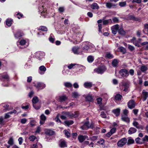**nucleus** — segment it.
<instances>
[{"label":"nucleus","mask_w":148,"mask_h":148,"mask_svg":"<svg viewBox=\"0 0 148 148\" xmlns=\"http://www.w3.org/2000/svg\"><path fill=\"white\" fill-rule=\"evenodd\" d=\"M62 114L66 116V117L72 119L73 118L78 117L79 114V112L78 111H76L74 112V113H72L69 112L63 111L62 112Z\"/></svg>","instance_id":"obj_1"},{"label":"nucleus","mask_w":148,"mask_h":148,"mask_svg":"<svg viewBox=\"0 0 148 148\" xmlns=\"http://www.w3.org/2000/svg\"><path fill=\"white\" fill-rule=\"evenodd\" d=\"M85 127L88 129L89 128L93 129L95 127V125L93 122L92 121H91L90 122L87 121L84 123L83 126L81 127V128L83 130H85Z\"/></svg>","instance_id":"obj_2"},{"label":"nucleus","mask_w":148,"mask_h":148,"mask_svg":"<svg viewBox=\"0 0 148 148\" xmlns=\"http://www.w3.org/2000/svg\"><path fill=\"white\" fill-rule=\"evenodd\" d=\"M106 70V66L104 65H102L99 66L97 68L95 69L94 71L98 74H102Z\"/></svg>","instance_id":"obj_3"},{"label":"nucleus","mask_w":148,"mask_h":148,"mask_svg":"<svg viewBox=\"0 0 148 148\" xmlns=\"http://www.w3.org/2000/svg\"><path fill=\"white\" fill-rule=\"evenodd\" d=\"M119 74L122 77H127L129 75V72L128 70L125 69H121L119 72Z\"/></svg>","instance_id":"obj_4"},{"label":"nucleus","mask_w":148,"mask_h":148,"mask_svg":"<svg viewBox=\"0 0 148 148\" xmlns=\"http://www.w3.org/2000/svg\"><path fill=\"white\" fill-rule=\"evenodd\" d=\"M128 111L126 109L123 110V114L121 115V119L122 120H130V118L127 116Z\"/></svg>","instance_id":"obj_5"},{"label":"nucleus","mask_w":148,"mask_h":148,"mask_svg":"<svg viewBox=\"0 0 148 148\" xmlns=\"http://www.w3.org/2000/svg\"><path fill=\"white\" fill-rule=\"evenodd\" d=\"M23 35V32L20 29L17 30L14 34V37L17 39H20Z\"/></svg>","instance_id":"obj_6"},{"label":"nucleus","mask_w":148,"mask_h":148,"mask_svg":"<svg viewBox=\"0 0 148 148\" xmlns=\"http://www.w3.org/2000/svg\"><path fill=\"white\" fill-rule=\"evenodd\" d=\"M127 143V139L125 138H123L119 141L117 143L118 146L121 147Z\"/></svg>","instance_id":"obj_7"},{"label":"nucleus","mask_w":148,"mask_h":148,"mask_svg":"<svg viewBox=\"0 0 148 148\" xmlns=\"http://www.w3.org/2000/svg\"><path fill=\"white\" fill-rule=\"evenodd\" d=\"M40 9L42 10V11L41 12V16L43 17L44 18H46L47 16V9L46 8H44V6L42 5L41 8L40 7Z\"/></svg>","instance_id":"obj_8"},{"label":"nucleus","mask_w":148,"mask_h":148,"mask_svg":"<svg viewBox=\"0 0 148 148\" xmlns=\"http://www.w3.org/2000/svg\"><path fill=\"white\" fill-rule=\"evenodd\" d=\"M127 106L128 108L130 109H132L135 108V103L133 99L130 100L127 103Z\"/></svg>","instance_id":"obj_9"},{"label":"nucleus","mask_w":148,"mask_h":148,"mask_svg":"<svg viewBox=\"0 0 148 148\" xmlns=\"http://www.w3.org/2000/svg\"><path fill=\"white\" fill-rule=\"evenodd\" d=\"M38 99L37 97H33L32 100L33 107L36 110L39 109L40 107H35V104L38 102Z\"/></svg>","instance_id":"obj_10"},{"label":"nucleus","mask_w":148,"mask_h":148,"mask_svg":"<svg viewBox=\"0 0 148 148\" xmlns=\"http://www.w3.org/2000/svg\"><path fill=\"white\" fill-rule=\"evenodd\" d=\"M34 86L39 89H42L45 87V85L41 82H38L36 84L34 85Z\"/></svg>","instance_id":"obj_11"},{"label":"nucleus","mask_w":148,"mask_h":148,"mask_svg":"<svg viewBox=\"0 0 148 148\" xmlns=\"http://www.w3.org/2000/svg\"><path fill=\"white\" fill-rule=\"evenodd\" d=\"M78 138L79 141L81 143L83 142L86 139H87V140H89L88 136H79L78 137Z\"/></svg>","instance_id":"obj_12"},{"label":"nucleus","mask_w":148,"mask_h":148,"mask_svg":"<svg viewBox=\"0 0 148 148\" xmlns=\"http://www.w3.org/2000/svg\"><path fill=\"white\" fill-rule=\"evenodd\" d=\"M94 84H92L90 82H85L84 84V87L86 88H89L92 86Z\"/></svg>","instance_id":"obj_13"},{"label":"nucleus","mask_w":148,"mask_h":148,"mask_svg":"<svg viewBox=\"0 0 148 148\" xmlns=\"http://www.w3.org/2000/svg\"><path fill=\"white\" fill-rule=\"evenodd\" d=\"M45 134L49 136L53 135L55 132L49 129H46L45 130Z\"/></svg>","instance_id":"obj_14"},{"label":"nucleus","mask_w":148,"mask_h":148,"mask_svg":"<svg viewBox=\"0 0 148 148\" xmlns=\"http://www.w3.org/2000/svg\"><path fill=\"white\" fill-rule=\"evenodd\" d=\"M128 20H132L135 21H138L139 19L137 17H135L133 15H129L127 17Z\"/></svg>","instance_id":"obj_15"},{"label":"nucleus","mask_w":148,"mask_h":148,"mask_svg":"<svg viewBox=\"0 0 148 148\" xmlns=\"http://www.w3.org/2000/svg\"><path fill=\"white\" fill-rule=\"evenodd\" d=\"M120 109L119 108H117L116 109H113L112 112V113L114 114L116 116H119L120 113Z\"/></svg>","instance_id":"obj_16"},{"label":"nucleus","mask_w":148,"mask_h":148,"mask_svg":"<svg viewBox=\"0 0 148 148\" xmlns=\"http://www.w3.org/2000/svg\"><path fill=\"white\" fill-rule=\"evenodd\" d=\"M142 93L143 96V101H145L148 97V92L145 91V90H144L142 91Z\"/></svg>","instance_id":"obj_17"},{"label":"nucleus","mask_w":148,"mask_h":148,"mask_svg":"<svg viewBox=\"0 0 148 148\" xmlns=\"http://www.w3.org/2000/svg\"><path fill=\"white\" fill-rule=\"evenodd\" d=\"M119 63V60L116 59H114L112 60V64L113 67H116L118 66Z\"/></svg>","instance_id":"obj_18"},{"label":"nucleus","mask_w":148,"mask_h":148,"mask_svg":"<svg viewBox=\"0 0 148 148\" xmlns=\"http://www.w3.org/2000/svg\"><path fill=\"white\" fill-rule=\"evenodd\" d=\"M85 99L86 101L89 102H92L93 101V99L92 96L89 94L87 95L86 96Z\"/></svg>","instance_id":"obj_19"},{"label":"nucleus","mask_w":148,"mask_h":148,"mask_svg":"<svg viewBox=\"0 0 148 148\" xmlns=\"http://www.w3.org/2000/svg\"><path fill=\"white\" fill-rule=\"evenodd\" d=\"M39 69L41 72H39L40 74H44L46 70V68L44 66H41L39 67Z\"/></svg>","instance_id":"obj_20"},{"label":"nucleus","mask_w":148,"mask_h":148,"mask_svg":"<svg viewBox=\"0 0 148 148\" xmlns=\"http://www.w3.org/2000/svg\"><path fill=\"white\" fill-rule=\"evenodd\" d=\"M122 98L123 96L120 94H117L114 97V99L116 101H121Z\"/></svg>","instance_id":"obj_21"},{"label":"nucleus","mask_w":148,"mask_h":148,"mask_svg":"<svg viewBox=\"0 0 148 148\" xmlns=\"http://www.w3.org/2000/svg\"><path fill=\"white\" fill-rule=\"evenodd\" d=\"M83 49L84 52L87 53L90 52V47L87 45H85V46L83 47Z\"/></svg>","instance_id":"obj_22"},{"label":"nucleus","mask_w":148,"mask_h":148,"mask_svg":"<svg viewBox=\"0 0 148 148\" xmlns=\"http://www.w3.org/2000/svg\"><path fill=\"white\" fill-rule=\"evenodd\" d=\"M38 30H41L42 32H45V33H47V31H48V29L47 27L44 26H41L40 27Z\"/></svg>","instance_id":"obj_23"},{"label":"nucleus","mask_w":148,"mask_h":148,"mask_svg":"<svg viewBox=\"0 0 148 148\" xmlns=\"http://www.w3.org/2000/svg\"><path fill=\"white\" fill-rule=\"evenodd\" d=\"M90 7L93 10H98L99 8V7L98 5L96 3H92L90 5Z\"/></svg>","instance_id":"obj_24"},{"label":"nucleus","mask_w":148,"mask_h":148,"mask_svg":"<svg viewBox=\"0 0 148 148\" xmlns=\"http://www.w3.org/2000/svg\"><path fill=\"white\" fill-rule=\"evenodd\" d=\"M116 5L115 4H112L110 2H107L106 3V7L109 9H111L112 6L115 7Z\"/></svg>","instance_id":"obj_25"},{"label":"nucleus","mask_w":148,"mask_h":148,"mask_svg":"<svg viewBox=\"0 0 148 148\" xmlns=\"http://www.w3.org/2000/svg\"><path fill=\"white\" fill-rule=\"evenodd\" d=\"M118 32L119 34L121 35L125 36L126 34V32L122 28H120L118 31Z\"/></svg>","instance_id":"obj_26"},{"label":"nucleus","mask_w":148,"mask_h":148,"mask_svg":"<svg viewBox=\"0 0 148 148\" xmlns=\"http://www.w3.org/2000/svg\"><path fill=\"white\" fill-rule=\"evenodd\" d=\"M13 19L11 18H8L6 21V24L8 26L10 27L12 24V22H13Z\"/></svg>","instance_id":"obj_27"},{"label":"nucleus","mask_w":148,"mask_h":148,"mask_svg":"<svg viewBox=\"0 0 148 148\" xmlns=\"http://www.w3.org/2000/svg\"><path fill=\"white\" fill-rule=\"evenodd\" d=\"M105 57L106 58L110 59L113 58L114 56L110 52H107L105 55Z\"/></svg>","instance_id":"obj_28"},{"label":"nucleus","mask_w":148,"mask_h":148,"mask_svg":"<svg viewBox=\"0 0 148 148\" xmlns=\"http://www.w3.org/2000/svg\"><path fill=\"white\" fill-rule=\"evenodd\" d=\"M133 125L138 129H141V130L143 129V127L140 125H139L138 123L137 122L134 121L133 123Z\"/></svg>","instance_id":"obj_29"},{"label":"nucleus","mask_w":148,"mask_h":148,"mask_svg":"<svg viewBox=\"0 0 148 148\" xmlns=\"http://www.w3.org/2000/svg\"><path fill=\"white\" fill-rule=\"evenodd\" d=\"M136 131V129L133 127H131L128 131V134H130L135 133Z\"/></svg>","instance_id":"obj_30"},{"label":"nucleus","mask_w":148,"mask_h":148,"mask_svg":"<svg viewBox=\"0 0 148 148\" xmlns=\"http://www.w3.org/2000/svg\"><path fill=\"white\" fill-rule=\"evenodd\" d=\"M67 99V97L65 95L61 96L59 98V101L60 102H62L66 101Z\"/></svg>","instance_id":"obj_31"},{"label":"nucleus","mask_w":148,"mask_h":148,"mask_svg":"<svg viewBox=\"0 0 148 148\" xmlns=\"http://www.w3.org/2000/svg\"><path fill=\"white\" fill-rule=\"evenodd\" d=\"M112 21L111 19H110L108 20H104L103 22V25H106L109 23H112Z\"/></svg>","instance_id":"obj_32"},{"label":"nucleus","mask_w":148,"mask_h":148,"mask_svg":"<svg viewBox=\"0 0 148 148\" xmlns=\"http://www.w3.org/2000/svg\"><path fill=\"white\" fill-rule=\"evenodd\" d=\"M38 31L37 33V36L38 37H41L42 35L44 36L45 35V33L44 32H42L41 30H38Z\"/></svg>","instance_id":"obj_33"},{"label":"nucleus","mask_w":148,"mask_h":148,"mask_svg":"<svg viewBox=\"0 0 148 148\" xmlns=\"http://www.w3.org/2000/svg\"><path fill=\"white\" fill-rule=\"evenodd\" d=\"M87 60L89 62L91 63L94 61V58L92 56H89L87 57Z\"/></svg>","instance_id":"obj_34"},{"label":"nucleus","mask_w":148,"mask_h":148,"mask_svg":"<svg viewBox=\"0 0 148 148\" xmlns=\"http://www.w3.org/2000/svg\"><path fill=\"white\" fill-rule=\"evenodd\" d=\"M64 86L66 87L70 88H72V85L69 82H66L64 84Z\"/></svg>","instance_id":"obj_35"},{"label":"nucleus","mask_w":148,"mask_h":148,"mask_svg":"<svg viewBox=\"0 0 148 148\" xmlns=\"http://www.w3.org/2000/svg\"><path fill=\"white\" fill-rule=\"evenodd\" d=\"M148 69L147 66H142L140 67V70L143 72H145L148 70Z\"/></svg>","instance_id":"obj_36"},{"label":"nucleus","mask_w":148,"mask_h":148,"mask_svg":"<svg viewBox=\"0 0 148 148\" xmlns=\"http://www.w3.org/2000/svg\"><path fill=\"white\" fill-rule=\"evenodd\" d=\"M64 125L67 126H69L73 123V121H64Z\"/></svg>","instance_id":"obj_37"},{"label":"nucleus","mask_w":148,"mask_h":148,"mask_svg":"<svg viewBox=\"0 0 148 148\" xmlns=\"http://www.w3.org/2000/svg\"><path fill=\"white\" fill-rule=\"evenodd\" d=\"M79 96L77 92H74L72 93V97H73L75 98H77Z\"/></svg>","instance_id":"obj_38"},{"label":"nucleus","mask_w":148,"mask_h":148,"mask_svg":"<svg viewBox=\"0 0 148 148\" xmlns=\"http://www.w3.org/2000/svg\"><path fill=\"white\" fill-rule=\"evenodd\" d=\"M120 51L122 52L123 54H125L126 52V49L123 47H120L119 48Z\"/></svg>","instance_id":"obj_39"},{"label":"nucleus","mask_w":148,"mask_h":148,"mask_svg":"<svg viewBox=\"0 0 148 148\" xmlns=\"http://www.w3.org/2000/svg\"><path fill=\"white\" fill-rule=\"evenodd\" d=\"M60 146L61 147H67L66 142L64 141H62L60 144Z\"/></svg>","instance_id":"obj_40"},{"label":"nucleus","mask_w":148,"mask_h":148,"mask_svg":"<svg viewBox=\"0 0 148 148\" xmlns=\"http://www.w3.org/2000/svg\"><path fill=\"white\" fill-rule=\"evenodd\" d=\"M78 48L76 47H73L72 49V51L75 54H78Z\"/></svg>","instance_id":"obj_41"},{"label":"nucleus","mask_w":148,"mask_h":148,"mask_svg":"<svg viewBox=\"0 0 148 148\" xmlns=\"http://www.w3.org/2000/svg\"><path fill=\"white\" fill-rule=\"evenodd\" d=\"M16 15L17 16V17L19 19H20L22 17H23L24 16L23 14L19 12H18Z\"/></svg>","instance_id":"obj_42"},{"label":"nucleus","mask_w":148,"mask_h":148,"mask_svg":"<svg viewBox=\"0 0 148 148\" xmlns=\"http://www.w3.org/2000/svg\"><path fill=\"white\" fill-rule=\"evenodd\" d=\"M128 48L129 49V50L131 51H133L135 49V48L134 46L130 45H128Z\"/></svg>","instance_id":"obj_43"},{"label":"nucleus","mask_w":148,"mask_h":148,"mask_svg":"<svg viewBox=\"0 0 148 148\" xmlns=\"http://www.w3.org/2000/svg\"><path fill=\"white\" fill-rule=\"evenodd\" d=\"M1 77L3 79H6L8 81L9 80V76L7 74L2 75Z\"/></svg>","instance_id":"obj_44"},{"label":"nucleus","mask_w":148,"mask_h":148,"mask_svg":"<svg viewBox=\"0 0 148 148\" xmlns=\"http://www.w3.org/2000/svg\"><path fill=\"white\" fill-rule=\"evenodd\" d=\"M29 139L30 141H34L36 139V137L32 135L29 137Z\"/></svg>","instance_id":"obj_45"},{"label":"nucleus","mask_w":148,"mask_h":148,"mask_svg":"<svg viewBox=\"0 0 148 148\" xmlns=\"http://www.w3.org/2000/svg\"><path fill=\"white\" fill-rule=\"evenodd\" d=\"M126 5V1L122 2H120L119 3V5L121 7H125Z\"/></svg>","instance_id":"obj_46"},{"label":"nucleus","mask_w":148,"mask_h":148,"mask_svg":"<svg viewBox=\"0 0 148 148\" xmlns=\"http://www.w3.org/2000/svg\"><path fill=\"white\" fill-rule=\"evenodd\" d=\"M122 86L124 87H129V84L128 81L123 82Z\"/></svg>","instance_id":"obj_47"},{"label":"nucleus","mask_w":148,"mask_h":148,"mask_svg":"<svg viewBox=\"0 0 148 148\" xmlns=\"http://www.w3.org/2000/svg\"><path fill=\"white\" fill-rule=\"evenodd\" d=\"M112 21L114 23H116L119 22V19L118 18L114 17L112 18Z\"/></svg>","instance_id":"obj_48"},{"label":"nucleus","mask_w":148,"mask_h":148,"mask_svg":"<svg viewBox=\"0 0 148 148\" xmlns=\"http://www.w3.org/2000/svg\"><path fill=\"white\" fill-rule=\"evenodd\" d=\"M113 28L112 29L115 30H116L117 31H118L119 30V26L118 24L115 25L113 26Z\"/></svg>","instance_id":"obj_49"},{"label":"nucleus","mask_w":148,"mask_h":148,"mask_svg":"<svg viewBox=\"0 0 148 148\" xmlns=\"http://www.w3.org/2000/svg\"><path fill=\"white\" fill-rule=\"evenodd\" d=\"M133 44L134 45L136 46H137L138 47H140L141 46L138 43V41H137L136 40L134 41L133 42Z\"/></svg>","instance_id":"obj_50"},{"label":"nucleus","mask_w":148,"mask_h":148,"mask_svg":"<svg viewBox=\"0 0 148 148\" xmlns=\"http://www.w3.org/2000/svg\"><path fill=\"white\" fill-rule=\"evenodd\" d=\"M26 41L24 39L21 40L19 42L20 44L21 45H24L25 44Z\"/></svg>","instance_id":"obj_51"},{"label":"nucleus","mask_w":148,"mask_h":148,"mask_svg":"<svg viewBox=\"0 0 148 148\" xmlns=\"http://www.w3.org/2000/svg\"><path fill=\"white\" fill-rule=\"evenodd\" d=\"M64 132L65 135L68 138H69L71 134L68 131L66 130H64Z\"/></svg>","instance_id":"obj_52"},{"label":"nucleus","mask_w":148,"mask_h":148,"mask_svg":"<svg viewBox=\"0 0 148 148\" xmlns=\"http://www.w3.org/2000/svg\"><path fill=\"white\" fill-rule=\"evenodd\" d=\"M102 100V99L101 97H99L97 99V103L98 104H102L101 102Z\"/></svg>","instance_id":"obj_53"},{"label":"nucleus","mask_w":148,"mask_h":148,"mask_svg":"<svg viewBox=\"0 0 148 148\" xmlns=\"http://www.w3.org/2000/svg\"><path fill=\"white\" fill-rule=\"evenodd\" d=\"M64 10V8L63 7H60L58 8V11L60 13L63 12Z\"/></svg>","instance_id":"obj_54"},{"label":"nucleus","mask_w":148,"mask_h":148,"mask_svg":"<svg viewBox=\"0 0 148 148\" xmlns=\"http://www.w3.org/2000/svg\"><path fill=\"white\" fill-rule=\"evenodd\" d=\"M41 131V128L40 127L38 126L37 127L36 130L35 131V133H39Z\"/></svg>","instance_id":"obj_55"},{"label":"nucleus","mask_w":148,"mask_h":148,"mask_svg":"<svg viewBox=\"0 0 148 148\" xmlns=\"http://www.w3.org/2000/svg\"><path fill=\"white\" fill-rule=\"evenodd\" d=\"M8 143L10 145H12L13 143V140L12 138H10L8 142Z\"/></svg>","instance_id":"obj_56"},{"label":"nucleus","mask_w":148,"mask_h":148,"mask_svg":"<svg viewBox=\"0 0 148 148\" xmlns=\"http://www.w3.org/2000/svg\"><path fill=\"white\" fill-rule=\"evenodd\" d=\"M134 142V140L133 139L130 138L128 140L127 143L128 144H132Z\"/></svg>","instance_id":"obj_57"},{"label":"nucleus","mask_w":148,"mask_h":148,"mask_svg":"<svg viewBox=\"0 0 148 148\" xmlns=\"http://www.w3.org/2000/svg\"><path fill=\"white\" fill-rule=\"evenodd\" d=\"M40 119L41 120H46V117L44 114H42L40 116Z\"/></svg>","instance_id":"obj_58"},{"label":"nucleus","mask_w":148,"mask_h":148,"mask_svg":"<svg viewBox=\"0 0 148 148\" xmlns=\"http://www.w3.org/2000/svg\"><path fill=\"white\" fill-rule=\"evenodd\" d=\"M100 115L101 117L103 118H106V115L104 112H101Z\"/></svg>","instance_id":"obj_59"},{"label":"nucleus","mask_w":148,"mask_h":148,"mask_svg":"<svg viewBox=\"0 0 148 148\" xmlns=\"http://www.w3.org/2000/svg\"><path fill=\"white\" fill-rule=\"evenodd\" d=\"M49 40L51 42L53 43L55 40V38H53L52 36H50L49 38Z\"/></svg>","instance_id":"obj_60"},{"label":"nucleus","mask_w":148,"mask_h":148,"mask_svg":"<svg viewBox=\"0 0 148 148\" xmlns=\"http://www.w3.org/2000/svg\"><path fill=\"white\" fill-rule=\"evenodd\" d=\"M21 108L23 109H24L25 110H26L27 109L29 108V105H27L25 106H23L22 105L21 106Z\"/></svg>","instance_id":"obj_61"},{"label":"nucleus","mask_w":148,"mask_h":148,"mask_svg":"<svg viewBox=\"0 0 148 148\" xmlns=\"http://www.w3.org/2000/svg\"><path fill=\"white\" fill-rule=\"evenodd\" d=\"M18 141L19 144L20 145H21L23 141V139L22 137H20L19 138Z\"/></svg>","instance_id":"obj_62"},{"label":"nucleus","mask_w":148,"mask_h":148,"mask_svg":"<svg viewBox=\"0 0 148 148\" xmlns=\"http://www.w3.org/2000/svg\"><path fill=\"white\" fill-rule=\"evenodd\" d=\"M116 129L115 127L112 128L110 131V132L112 134L114 133L115 132Z\"/></svg>","instance_id":"obj_63"},{"label":"nucleus","mask_w":148,"mask_h":148,"mask_svg":"<svg viewBox=\"0 0 148 148\" xmlns=\"http://www.w3.org/2000/svg\"><path fill=\"white\" fill-rule=\"evenodd\" d=\"M129 73L131 75L133 76L134 74V71L133 69H130L129 71Z\"/></svg>","instance_id":"obj_64"}]
</instances>
